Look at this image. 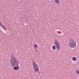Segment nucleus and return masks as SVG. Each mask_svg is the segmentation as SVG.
<instances>
[{
    "instance_id": "1a4fd4ad",
    "label": "nucleus",
    "mask_w": 79,
    "mask_h": 79,
    "mask_svg": "<svg viewBox=\"0 0 79 79\" xmlns=\"http://www.w3.org/2000/svg\"><path fill=\"white\" fill-rule=\"evenodd\" d=\"M55 2L56 3H59V0H55Z\"/></svg>"
},
{
    "instance_id": "423d86ee",
    "label": "nucleus",
    "mask_w": 79,
    "mask_h": 79,
    "mask_svg": "<svg viewBox=\"0 0 79 79\" xmlns=\"http://www.w3.org/2000/svg\"><path fill=\"white\" fill-rule=\"evenodd\" d=\"M54 44L56 45L60 44H59V43H58V41L57 40H55V41H54Z\"/></svg>"
},
{
    "instance_id": "6e6552de",
    "label": "nucleus",
    "mask_w": 79,
    "mask_h": 79,
    "mask_svg": "<svg viewBox=\"0 0 79 79\" xmlns=\"http://www.w3.org/2000/svg\"><path fill=\"white\" fill-rule=\"evenodd\" d=\"M52 48H53V49L54 50H56V46H55V45L53 46Z\"/></svg>"
},
{
    "instance_id": "0eeeda50",
    "label": "nucleus",
    "mask_w": 79,
    "mask_h": 79,
    "mask_svg": "<svg viewBox=\"0 0 79 79\" xmlns=\"http://www.w3.org/2000/svg\"><path fill=\"white\" fill-rule=\"evenodd\" d=\"M72 60L73 61H76V60H77V59H76V58L75 57H73L72 58Z\"/></svg>"
},
{
    "instance_id": "39448f33",
    "label": "nucleus",
    "mask_w": 79,
    "mask_h": 79,
    "mask_svg": "<svg viewBox=\"0 0 79 79\" xmlns=\"http://www.w3.org/2000/svg\"><path fill=\"white\" fill-rule=\"evenodd\" d=\"M57 49L58 50H60V44L56 45Z\"/></svg>"
},
{
    "instance_id": "7ed1b4c3",
    "label": "nucleus",
    "mask_w": 79,
    "mask_h": 79,
    "mask_svg": "<svg viewBox=\"0 0 79 79\" xmlns=\"http://www.w3.org/2000/svg\"><path fill=\"white\" fill-rule=\"evenodd\" d=\"M33 68H37L39 67L38 66H37V65L35 61H33Z\"/></svg>"
},
{
    "instance_id": "20e7f679",
    "label": "nucleus",
    "mask_w": 79,
    "mask_h": 79,
    "mask_svg": "<svg viewBox=\"0 0 79 79\" xmlns=\"http://www.w3.org/2000/svg\"><path fill=\"white\" fill-rule=\"evenodd\" d=\"M34 71L35 72V73H38L39 69H38V67H35L33 68Z\"/></svg>"
},
{
    "instance_id": "f257e3e1",
    "label": "nucleus",
    "mask_w": 79,
    "mask_h": 79,
    "mask_svg": "<svg viewBox=\"0 0 79 79\" xmlns=\"http://www.w3.org/2000/svg\"><path fill=\"white\" fill-rule=\"evenodd\" d=\"M10 63L12 67H14V70L19 69V61L15 57H12L10 59Z\"/></svg>"
},
{
    "instance_id": "9d476101",
    "label": "nucleus",
    "mask_w": 79,
    "mask_h": 79,
    "mask_svg": "<svg viewBox=\"0 0 79 79\" xmlns=\"http://www.w3.org/2000/svg\"><path fill=\"white\" fill-rule=\"evenodd\" d=\"M34 48H35V47H37V44H35L34 46Z\"/></svg>"
},
{
    "instance_id": "f03ea898",
    "label": "nucleus",
    "mask_w": 79,
    "mask_h": 79,
    "mask_svg": "<svg viewBox=\"0 0 79 79\" xmlns=\"http://www.w3.org/2000/svg\"><path fill=\"white\" fill-rule=\"evenodd\" d=\"M69 44L70 47L71 48H74L75 47H76V43L74 40H69Z\"/></svg>"
},
{
    "instance_id": "9b49d317",
    "label": "nucleus",
    "mask_w": 79,
    "mask_h": 79,
    "mask_svg": "<svg viewBox=\"0 0 79 79\" xmlns=\"http://www.w3.org/2000/svg\"><path fill=\"white\" fill-rule=\"evenodd\" d=\"M0 26L1 27H3V26L2 25V24L1 23V22H0Z\"/></svg>"
},
{
    "instance_id": "ddd939ff",
    "label": "nucleus",
    "mask_w": 79,
    "mask_h": 79,
    "mask_svg": "<svg viewBox=\"0 0 79 79\" xmlns=\"http://www.w3.org/2000/svg\"><path fill=\"white\" fill-rule=\"evenodd\" d=\"M38 49H36V50H35V51L36 52H38Z\"/></svg>"
},
{
    "instance_id": "f8f14e48",
    "label": "nucleus",
    "mask_w": 79,
    "mask_h": 79,
    "mask_svg": "<svg viewBox=\"0 0 79 79\" xmlns=\"http://www.w3.org/2000/svg\"><path fill=\"white\" fill-rule=\"evenodd\" d=\"M77 73L78 74H79V71H76Z\"/></svg>"
},
{
    "instance_id": "4468645a",
    "label": "nucleus",
    "mask_w": 79,
    "mask_h": 79,
    "mask_svg": "<svg viewBox=\"0 0 79 79\" xmlns=\"http://www.w3.org/2000/svg\"><path fill=\"white\" fill-rule=\"evenodd\" d=\"M42 77H44V75H43V74H42Z\"/></svg>"
}]
</instances>
